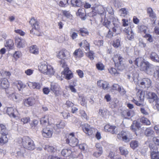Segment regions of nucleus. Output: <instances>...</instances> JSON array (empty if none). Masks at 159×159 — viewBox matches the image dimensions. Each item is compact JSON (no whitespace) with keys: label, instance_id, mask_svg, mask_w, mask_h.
I'll return each instance as SVG.
<instances>
[{"label":"nucleus","instance_id":"f257e3e1","mask_svg":"<svg viewBox=\"0 0 159 159\" xmlns=\"http://www.w3.org/2000/svg\"><path fill=\"white\" fill-rule=\"evenodd\" d=\"M39 70L43 74L48 75H52L54 71L53 67L50 65L48 64L45 61L40 63L38 66Z\"/></svg>","mask_w":159,"mask_h":159},{"label":"nucleus","instance_id":"4d7b16f0","mask_svg":"<svg viewBox=\"0 0 159 159\" xmlns=\"http://www.w3.org/2000/svg\"><path fill=\"white\" fill-rule=\"evenodd\" d=\"M113 46L115 48H117L120 46V39H118L113 41Z\"/></svg>","mask_w":159,"mask_h":159},{"label":"nucleus","instance_id":"37998d69","mask_svg":"<svg viewBox=\"0 0 159 159\" xmlns=\"http://www.w3.org/2000/svg\"><path fill=\"white\" fill-rule=\"evenodd\" d=\"M98 114L102 117H104L107 114V111L106 109L104 108L100 109L99 110Z\"/></svg>","mask_w":159,"mask_h":159},{"label":"nucleus","instance_id":"8fccbe9b","mask_svg":"<svg viewBox=\"0 0 159 159\" xmlns=\"http://www.w3.org/2000/svg\"><path fill=\"white\" fill-rule=\"evenodd\" d=\"M17 86L19 90L25 88L26 86L25 84L20 81H18Z\"/></svg>","mask_w":159,"mask_h":159},{"label":"nucleus","instance_id":"ea45409f","mask_svg":"<svg viewBox=\"0 0 159 159\" xmlns=\"http://www.w3.org/2000/svg\"><path fill=\"white\" fill-rule=\"evenodd\" d=\"M130 147L133 149H134L137 148L139 145L138 141L136 140L132 141L130 143Z\"/></svg>","mask_w":159,"mask_h":159},{"label":"nucleus","instance_id":"20e7f679","mask_svg":"<svg viewBox=\"0 0 159 159\" xmlns=\"http://www.w3.org/2000/svg\"><path fill=\"white\" fill-rule=\"evenodd\" d=\"M67 138L66 139V143L69 144V145L72 147L77 146L78 144V140L77 138L74 135V133H71L67 136Z\"/></svg>","mask_w":159,"mask_h":159},{"label":"nucleus","instance_id":"a878e982","mask_svg":"<svg viewBox=\"0 0 159 159\" xmlns=\"http://www.w3.org/2000/svg\"><path fill=\"white\" fill-rule=\"evenodd\" d=\"M156 67L149 63V66L147 67L145 71L147 74L150 75H152L153 73H154V70H155V68Z\"/></svg>","mask_w":159,"mask_h":159},{"label":"nucleus","instance_id":"79ce46f5","mask_svg":"<svg viewBox=\"0 0 159 159\" xmlns=\"http://www.w3.org/2000/svg\"><path fill=\"white\" fill-rule=\"evenodd\" d=\"M120 16H125L128 15L129 12L128 10L125 8H122L119 11Z\"/></svg>","mask_w":159,"mask_h":159},{"label":"nucleus","instance_id":"1a4fd4ad","mask_svg":"<svg viewBox=\"0 0 159 159\" xmlns=\"http://www.w3.org/2000/svg\"><path fill=\"white\" fill-rule=\"evenodd\" d=\"M83 131L88 135H91L93 134L94 129L88 124H85L82 125Z\"/></svg>","mask_w":159,"mask_h":159},{"label":"nucleus","instance_id":"58836bf2","mask_svg":"<svg viewBox=\"0 0 159 159\" xmlns=\"http://www.w3.org/2000/svg\"><path fill=\"white\" fill-rule=\"evenodd\" d=\"M149 62L148 61L145 62L144 61L139 66L140 69L141 70L145 71L147 67L149 66Z\"/></svg>","mask_w":159,"mask_h":159},{"label":"nucleus","instance_id":"5fc2aeb1","mask_svg":"<svg viewBox=\"0 0 159 159\" xmlns=\"http://www.w3.org/2000/svg\"><path fill=\"white\" fill-rule=\"evenodd\" d=\"M8 141V139L6 135L2 134V136L0 138V143H5Z\"/></svg>","mask_w":159,"mask_h":159},{"label":"nucleus","instance_id":"052dcab7","mask_svg":"<svg viewBox=\"0 0 159 159\" xmlns=\"http://www.w3.org/2000/svg\"><path fill=\"white\" fill-rule=\"evenodd\" d=\"M143 37L147 39V40L149 42H152L153 41V39L152 36L150 34H146Z\"/></svg>","mask_w":159,"mask_h":159},{"label":"nucleus","instance_id":"4468645a","mask_svg":"<svg viewBox=\"0 0 159 159\" xmlns=\"http://www.w3.org/2000/svg\"><path fill=\"white\" fill-rule=\"evenodd\" d=\"M53 133L52 129L49 128H45L43 130L42 135L44 137L50 138Z\"/></svg>","mask_w":159,"mask_h":159},{"label":"nucleus","instance_id":"2eb2a0df","mask_svg":"<svg viewBox=\"0 0 159 159\" xmlns=\"http://www.w3.org/2000/svg\"><path fill=\"white\" fill-rule=\"evenodd\" d=\"M113 59L115 65L118 67L122 64L121 62L123 60V58L120 55L117 54L115 55Z\"/></svg>","mask_w":159,"mask_h":159},{"label":"nucleus","instance_id":"a211bd4d","mask_svg":"<svg viewBox=\"0 0 159 159\" xmlns=\"http://www.w3.org/2000/svg\"><path fill=\"white\" fill-rule=\"evenodd\" d=\"M62 74L65 75L66 78L68 80H70L73 77V74L68 68H66L62 72Z\"/></svg>","mask_w":159,"mask_h":159},{"label":"nucleus","instance_id":"5701e85b","mask_svg":"<svg viewBox=\"0 0 159 159\" xmlns=\"http://www.w3.org/2000/svg\"><path fill=\"white\" fill-rule=\"evenodd\" d=\"M145 135L147 137H152L155 135V132L151 127L147 128L144 131Z\"/></svg>","mask_w":159,"mask_h":159},{"label":"nucleus","instance_id":"412c9836","mask_svg":"<svg viewBox=\"0 0 159 159\" xmlns=\"http://www.w3.org/2000/svg\"><path fill=\"white\" fill-rule=\"evenodd\" d=\"M149 58L154 62L159 63V55L155 52H152L150 53Z\"/></svg>","mask_w":159,"mask_h":159},{"label":"nucleus","instance_id":"603ef678","mask_svg":"<svg viewBox=\"0 0 159 159\" xmlns=\"http://www.w3.org/2000/svg\"><path fill=\"white\" fill-rule=\"evenodd\" d=\"M140 121L142 123L147 125H149L151 124V122L149 120L144 117L141 118L140 119Z\"/></svg>","mask_w":159,"mask_h":159},{"label":"nucleus","instance_id":"7c9ffc66","mask_svg":"<svg viewBox=\"0 0 159 159\" xmlns=\"http://www.w3.org/2000/svg\"><path fill=\"white\" fill-rule=\"evenodd\" d=\"M71 3L74 7H80L83 5V3L80 0H71Z\"/></svg>","mask_w":159,"mask_h":159},{"label":"nucleus","instance_id":"774afa93","mask_svg":"<svg viewBox=\"0 0 159 159\" xmlns=\"http://www.w3.org/2000/svg\"><path fill=\"white\" fill-rule=\"evenodd\" d=\"M94 43L96 45L98 46H102L103 44L102 40H96L94 41Z\"/></svg>","mask_w":159,"mask_h":159},{"label":"nucleus","instance_id":"423d86ee","mask_svg":"<svg viewBox=\"0 0 159 159\" xmlns=\"http://www.w3.org/2000/svg\"><path fill=\"white\" fill-rule=\"evenodd\" d=\"M149 147L151 151L152 159H159V152H157V148L155 144H149Z\"/></svg>","mask_w":159,"mask_h":159},{"label":"nucleus","instance_id":"f03ea898","mask_svg":"<svg viewBox=\"0 0 159 159\" xmlns=\"http://www.w3.org/2000/svg\"><path fill=\"white\" fill-rule=\"evenodd\" d=\"M20 139L24 148L29 150H33L35 148V146L34 141L29 137H24Z\"/></svg>","mask_w":159,"mask_h":159},{"label":"nucleus","instance_id":"6e6552de","mask_svg":"<svg viewBox=\"0 0 159 159\" xmlns=\"http://www.w3.org/2000/svg\"><path fill=\"white\" fill-rule=\"evenodd\" d=\"M57 57L61 59H68L70 57V52L67 50L61 51L57 53Z\"/></svg>","mask_w":159,"mask_h":159},{"label":"nucleus","instance_id":"6ab92c4d","mask_svg":"<svg viewBox=\"0 0 159 159\" xmlns=\"http://www.w3.org/2000/svg\"><path fill=\"white\" fill-rule=\"evenodd\" d=\"M9 83L8 80L6 78L0 79V88L5 89L9 86Z\"/></svg>","mask_w":159,"mask_h":159},{"label":"nucleus","instance_id":"f3484780","mask_svg":"<svg viewBox=\"0 0 159 159\" xmlns=\"http://www.w3.org/2000/svg\"><path fill=\"white\" fill-rule=\"evenodd\" d=\"M124 31L126 34L127 38L128 40H131L134 39V33L130 28H125Z\"/></svg>","mask_w":159,"mask_h":159},{"label":"nucleus","instance_id":"13d9d810","mask_svg":"<svg viewBox=\"0 0 159 159\" xmlns=\"http://www.w3.org/2000/svg\"><path fill=\"white\" fill-rule=\"evenodd\" d=\"M83 41V47H84L85 49V50L88 52L89 50V45L88 42L85 40H84Z\"/></svg>","mask_w":159,"mask_h":159},{"label":"nucleus","instance_id":"f704fd0d","mask_svg":"<svg viewBox=\"0 0 159 159\" xmlns=\"http://www.w3.org/2000/svg\"><path fill=\"white\" fill-rule=\"evenodd\" d=\"M77 85V84L76 81L74 80L72 84H70L68 86V88L70 89L71 91L73 93H76V90L75 87Z\"/></svg>","mask_w":159,"mask_h":159},{"label":"nucleus","instance_id":"f8f14e48","mask_svg":"<svg viewBox=\"0 0 159 159\" xmlns=\"http://www.w3.org/2000/svg\"><path fill=\"white\" fill-rule=\"evenodd\" d=\"M7 113L10 117L14 118H16L18 114L16 109L11 107L7 108Z\"/></svg>","mask_w":159,"mask_h":159},{"label":"nucleus","instance_id":"0e129e2a","mask_svg":"<svg viewBox=\"0 0 159 159\" xmlns=\"http://www.w3.org/2000/svg\"><path fill=\"white\" fill-rule=\"evenodd\" d=\"M156 71L154 72V75L155 78L159 80V67L157 66L155 68Z\"/></svg>","mask_w":159,"mask_h":159},{"label":"nucleus","instance_id":"a19ab883","mask_svg":"<svg viewBox=\"0 0 159 159\" xmlns=\"http://www.w3.org/2000/svg\"><path fill=\"white\" fill-rule=\"evenodd\" d=\"M119 149L121 154L126 156L128 154L129 152L125 147H120Z\"/></svg>","mask_w":159,"mask_h":159},{"label":"nucleus","instance_id":"c9c22d12","mask_svg":"<svg viewBox=\"0 0 159 159\" xmlns=\"http://www.w3.org/2000/svg\"><path fill=\"white\" fill-rule=\"evenodd\" d=\"M30 52L34 54H38L39 53V50L36 45H33L30 47Z\"/></svg>","mask_w":159,"mask_h":159},{"label":"nucleus","instance_id":"338daca9","mask_svg":"<svg viewBox=\"0 0 159 159\" xmlns=\"http://www.w3.org/2000/svg\"><path fill=\"white\" fill-rule=\"evenodd\" d=\"M38 121L35 120H33L30 124L31 127L34 129L38 125Z\"/></svg>","mask_w":159,"mask_h":159},{"label":"nucleus","instance_id":"dca6fc26","mask_svg":"<svg viewBox=\"0 0 159 159\" xmlns=\"http://www.w3.org/2000/svg\"><path fill=\"white\" fill-rule=\"evenodd\" d=\"M51 89L55 94L56 96H57L59 94V91L61 89L57 83H52L51 85Z\"/></svg>","mask_w":159,"mask_h":159},{"label":"nucleus","instance_id":"cd10ccee","mask_svg":"<svg viewBox=\"0 0 159 159\" xmlns=\"http://www.w3.org/2000/svg\"><path fill=\"white\" fill-rule=\"evenodd\" d=\"M140 123L137 121H134L130 126L131 129L133 131L135 132L140 128Z\"/></svg>","mask_w":159,"mask_h":159},{"label":"nucleus","instance_id":"c03bdc74","mask_svg":"<svg viewBox=\"0 0 159 159\" xmlns=\"http://www.w3.org/2000/svg\"><path fill=\"white\" fill-rule=\"evenodd\" d=\"M0 129L1 130V133L2 134L6 135L7 134V131L4 125L2 124H0Z\"/></svg>","mask_w":159,"mask_h":159},{"label":"nucleus","instance_id":"39448f33","mask_svg":"<svg viewBox=\"0 0 159 159\" xmlns=\"http://www.w3.org/2000/svg\"><path fill=\"white\" fill-rule=\"evenodd\" d=\"M117 137L118 139H122L125 142H128L131 139L132 136L128 131H122L118 134Z\"/></svg>","mask_w":159,"mask_h":159},{"label":"nucleus","instance_id":"9b49d317","mask_svg":"<svg viewBox=\"0 0 159 159\" xmlns=\"http://www.w3.org/2000/svg\"><path fill=\"white\" fill-rule=\"evenodd\" d=\"M104 129L106 132H110L113 134H116L118 132L117 128L115 126L106 125L104 126Z\"/></svg>","mask_w":159,"mask_h":159},{"label":"nucleus","instance_id":"c756f323","mask_svg":"<svg viewBox=\"0 0 159 159\" xmlns=\"http://www.w3.org/2000/svg\"><path fill=\"white\" fill-rule=\"evenodd\" d=\"M28 86L32 89H40L41 85L38 83L29 82L28 83Z\"/></svg>","mask_w":159,"mask_h":159},{"label":"nucleus","instance_id":"680f3d73","mask_svg":"<svg viewBox=\"0 0 159 159\" xmlns=\"http://www.w3.org/2000/svg\"><path fill=\"white\" fill-rule=\"evenodd\" d=\"M49 117L48 116H45L44 117L42 118L40 120V123L41 124H44L49 121L48 119Z\"/></svg>","mask_w":159,"mask_h":159},{"label":"nucleus","instance_id":"e2e57ef3","mask_svg":"<svg viewBox=\"0 0 159 159\" xmlns=\"http://www.w3.org/2000/svg\"><path fill=\"white\" fill-rule=\"evenodd\" d=\"M96 66L99 70H102L104 69V66L102 63L100 62L97 63L96 65Z\"/></svg>","mask_w":159,"mask_h":159},{"label":"nucleus","instance_id":"3c124183","mask_svg":"<svg viewBox=\"0 0 159 159\" xmlns=\"http://www.w3.org/2000/svg\"><path fill=\"white\" fill-rule=\"evenodd\" d=\"M104 18H105V19L104 20V21L103 23V25L105 26L108 29L111 28V25L110 22L108 21L107 19H106V17Z\"/></svg>","mask_w":159,"mask_h":159},{"label":"nucleus","instance_id":"4c0bfd02","mask_svg":"<svg viewBox=\"0 0 159 159\" xmlns=\"http://www.w3.org/2000/svg\"><path fill=\"white\" fill-rule=\"evenodd\" d=\"M5 46L9 49H12L14 47V43L13 40L10 39L7 41L5 44Z\"/></svg>","mask_w":159,"mask_h":159},{"label":"nucleus","instance_id":"e433bc0d","mask_svg":"<svg viewBox=\"0 0 159 159\" xmlns=\"http://www.w3.org/2000/svg\"><path fill=\"white\" fill-rule=\"evenodd\" d=\"M109 19L111 21L114 25H119V22L117 17L114 15L113 16H109Z\"/></svg>","mask_w":159,"mask_h":159},{"label":"nucleus","instance_id":"ddd939ff","mask_svg":"<svg viewBox=\"0 0 159 159\" xmlns=\"http://www.w3.org/2000/svg\"><path fill=\"white\" fill-rule=\"evenodd\" d=\"M95 147L96 149V151L93 153V156L96 157L100 156L103 153V149L102 147L99 143H97L96 144Z\"/></svg>","mask_w":159,"mask_h":159},{"label":"nucleus","instance_id":"49530a36","mask_svg":"<svg viewBox=\"0 0 159 159\" xmlns=\"http://www.w3.org/2000/svg\"><path fill=\"white\" fill-rule=\"evenodd\" d=\"M143 61L144 60L142 58H138L134 61V64L139 67Z\"/></svg>","mask_w":159,"mask_h":159},{"label":"nucleus","instance_id":"72a5a7b5","mask_svg":"<svg viewBox=\"0 0 159 159\" xmlns=\"http://www.w3.org/2000/svg\"><path fill=\"white\" fill-rule=\"evenodd\" d=\"M147 30V27L144 25H141L138 27V32L141 34H145Z\"/></svg>","mask_w":159,"mask_h":159},{"label":"nucleus","instance_id":"09e8293b","mask_svg":"<svg viewBox=\"0 0 159 159\" xmlns=\"http://www.w3.org/2000/svg\"><path fill=\"white\" fill-rule=\"evenodd\" d=\"M80 34L83 36H85L89 34V32L87 29L83 28L80 30Z\"/></svg>","mask_w":159,"mask_h":159},{"label":"nucleus","instance_id":"393cba45","mask_svg":"<svg viewBox=\"0 0 159 159\" xmlns=\"http://www.w3.org/2000/svg\"><path fill=\"white\" fill-rule=\"evenodd\" d=\"M148 96L150 103L153 102L154 101H156L158 99L157 96L154 93L149 92L148 93Z\"/></svg>","mask_w":159,"mask_h":159},{"label":"nucleus","instance_id":"c85d7f7f","mask_svg":"<svg viewBox=\"0 0 159 159\" xmlns=\"http://www.w3.org/2000/svg\"><path fill=\"white\" fill-rule=\"evenodd\" d=\"M76 14L77 16H79L83 19H85V16H86V14L84 8H80L78 9L77 12Z\"/></svg>","mask_w":159,"mask_h":159},{"label":"nucleus","instance_id":"2f4dec72","mask_svg":"<svg viewBox=\"0 0 159 159\" xmlns=\"http://www.w3.org/2000/svg\"><path fill=\"white\" fill-rule=\"evenodd\" d=\"M16 41L18 48H23L25 46V43L24 39L18 38L16 40Z\"/></svg>","mask_w":159,"mask_h":159},{"label":"nucleus","instance_id":"69168bd1","mask_svg":"<svg viewBox=\"0 0 159 159\" xmlns=\"http://www.w3.org/2000/svg\"><path fill=\"white\" fill-rule=\"evenodd\" d=\"M80 114L81 116L84 119L88 120L89 118L88 117L87 114L85 111L83 110H80Z\"/></svg>","mask_w":159,"mask_h":159},{"label":"nucleus","instance_id":"473e14b6","mask_svg":"<svg viewBox=\"0 0 159 159\" xmlns=\"http://www.w3.org/2000/svg\"><path fill=\"white\" fill-rule=\"evenodd\" d=\"M74 56L75 57H82L83 56L84 53L83 51L80 48H79L75 50L73 53Z\"/></svg>","mask_w":159,"mask_h":159},{"label":"nucleus","instance_id":"de8ad7c7","mask_svg":"<svg viewBox=\"0 0 159 159\" xmlns=\"http://www.w3.org/2000/svg\"><path fill=\"white\" fill-rule=\"evenodd\" d=\"M65 126V123L63 120H61L60 121L57 122L56 125V126L58 129L63 128Z\"/></svg>","mask_w":159,"mask_h":159},{"label":"nucleus","instance_id":"6e6d98bb","mask_svg":"<svg viewBox=\"0 0 159 159\" xmlns=\"http://www.w3.org/2000/svg\"><path fill=\"white\" fill-rule=\"evenodd\" d=\"M74 31H75L74 29H71L70 32V36L73 39H76L78 36V34L74 32Z\"/></svg>","mask_w":159,"mask_h":159},{"label":"nucleus","instance_id":"4be33fe9","mask_svg":"<svg viewBox=\"0 0 159 159\" xmlns=\"http://www.w3.org/2000/svg\"><path fill=\"white\" fill-rule=\"evenodd\" d=\"M61 154L65 157H69L71 155L72 157H75L76 155H74L72 151L69 149H63L61 151Z\"/></svg>","mask_w":159,"mask_h":159},{"label":"nucleus","instance_id":"a18cd8bd","mask_svg":"<svg viewBox=\"0 0 159 159\" xmlns=\"http://www.w3.org/2000/svg\"><path fill=\"white\" fill-rule=\"evenodd\" d=\"M62 12L63 15L67 18L71 20L72 19V16L70 14V13L69 11L64 10L62 11Z\"/></svg>","mask_w":159,"mask_h":159},{"label":"nucleus","instance_id":"7ed1b4c3","mask_svg":"<svg viewBox=\"0 0 159 159\" xmlns=\"http://www.w3.org/2000/svg\"><path fill=\"white\" fill-rule=\"evenodd\" d=\"M30 23L32 27L30 31V33L38 35L40 29L39 22L35 20L34 18H32L30 21Z\"/></svg>","mask_w":159,"mask_h":159},{"label":"nucleus","instance_id":"864d4df0","mask_svg":"<svg viewBox=\"0 0 159 159\" xmlns=\"http://www.w3.org/2000/svg\"><path fill=\"white\" fill-rule=\"evenodd\" d=\"M107 11L108 12L110 16H114V11L112 7L110 6H108L106 7Z\"/></svg>","mask_w":159,"mask_h":159},{"label":"nucleus","instance_id":"b1692460","mask_svg":"<svg viewBox=\"0 0 159 159\" xmlns=\"http://www.w3.org/2000/svg\"><path fill=\"white\" fill-rule=\"evenodd\" d=\"M147 12L151 19L154 21L153 24H155L156 16L152 9L151 7H148L147 9Z\"/></svg>","mask_w":159,"mask_h":159},{"label":"nucleus","instance_id":"bf43d9fd","mask_svg":"<svg viewBox=\"0 0 159 159\" xmlns=\"http://www.w3.org/2000/svg\"><path fill=\"white\" fill-rule=\"evenodd\" d=\"M44 149L47 150L48 152H54V148L52 146H50L48 145H45L44 148Z\"/></svg>","mask_w":159,"mask_h":159},{"label":"nucleus","instance_id":"9d476101","mask_svg":"<svg viewBox=\"0 0 159 159\" xmlns=\"http://www.w3.org/2000/svg\"><path fill=\"white\" fill-rule=\"evenodd\" d=\"M35 103V99L32 97H30L28 98L24 99L23 100V105L26 107L33 106Z\"/></svg>","mask_w":159,"mask_h":159},{"label":"nucleus","instance_id":"aec40b11","mask_svg":"<svg viewBox=\"0 0 159 159\" xmlns=\"http://www.w3.org/2000/svg\"><path fill=\"white\" fill-rule=\"evenodd\" d=\"M95 9L101 16L102 18L106 17V13L104 12L105 9L102 6L100 5L98 7L95 8Z\"/></svg>","mask_w":159,"mask_h":159},{"label":"nucleus","instance_id":"0eeeda50","mask_svg":"<svg viewBox=\"0 0 159 159\" xmlns=\"http://www.w3.org/2000/svg\"><path fill=\"white\" fill-rule=\"evenodd\" d=\"M138 84L143 89H147L151 86V81L150 79L148 78H144L141 81H139Z\"/></svg>","mask_w":159,"mask_h":159},{"label":"nucleus","instance_id":"bb28decb","mask_svg":"<svg viewBox=\"0 0 159 159\" xmlns=\"http://www.w3.org/2000/svg\"><path fill=\"white\" fill-rule=\"evenodd\" d=\"M134 114V111L129 110L124 111L122 112V116L125 118H126L127 117L133 116Z\"/></svg>","mask_w":159,"mask_h":159}]
</instances>
